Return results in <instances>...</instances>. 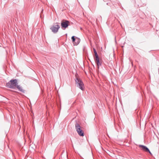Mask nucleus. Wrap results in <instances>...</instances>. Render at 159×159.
<instances>
[{
  "instance_id": "obj_3",
  "label": "nucleus",
  "mask_w": 159,
  "mask_h": 159,
  "mask_svg": "<svg viewBox=\"0 0 159 159\" xmlns=\"http://www.w3.org/2000/svg\"><path fill=\"white\" fill-rule=\"evenodd\" d=\"M75 129L78 134L81 136H84V133L83 131L80 128V125L76 123L75 125Z\"/></svg>"
},
{
  "instance_id": "obj_1",
  "label": "nucleus",
  "mask_w": 159,
  "mask_h": 159,
  "mask_svg": "<svg viewBox=\"0 0 159 159\" xmlns=\"http://www.w3.org/2000/svg\"><path fill=\"white\" fill-rule=\"evenodd\" d=\"M17 84L16 79L12 80L6 84V86L10 88L14 89L16 88Z\"/></svg>"
},
{
  "instance_id": "obj_10",
  "label": "nucleus",
  "mask_w": 159,
  "mask_h": 159,
  "mask_svg": "<svg viewBox=\"0 0 159 159\" xmlns=\"http://www.w3.org/2000/svg\"><path fill=\"white\" fill-rule=\"evenodd\" d=\"M71 39H72V42L74 44L75 43V41H76V39L75 38L74 36H73L71 37Z\"/></svg>"
},
{
  "instance_id": "obj_6",
  "label": "nucleus",
  "mask_w": 159,
  "mask_h": 159,
  "mask_svg": "<svg viewBox=\"0 0 159 159\" xmlns=\"http://www.w3.org/2000/svg\"><path fill=\"white\" fill-rule=\"evenodd\" d=\"M69 22L68 20H65L62 21L61 23V28L62 29L63 28L66 29L69 26Z\"/></svg>"
},
{
  "instance_id": "obj_4",
  "label": "nucleus",
  "mask_w": 159,
  "mask_h": 159,
  "mask_svg": "<svg viewBox=\"0 0 159 159\" xmlns=\"http://www.w3.org/2000/svg\"><path fill=\"white\" fill-rule=\"evenodd\" d=\"M75 81L77 86L82 90H83L84 89V84L82 81L78 78H76Z\"/></svg>"
},
{
  "instance_id": "obj_9",
  "label": "nucleus",
  "mask_w": 159,
  "mask_h": 159,
  "mask_svg": "<svg viewBox=\"0 0 159 159\" xmlns=\"http://www.w3.org/2000/svg\"><path fill=\"white\" fill-rule=\"evenodd\" d=\"M75 41L76 42H75V43H74V44L75 45H77L80 43V39H79V38H77L76 39Z\"/></svg>"
},
{
  "instance_id": "obj_7",
  "label": "nucleus",
  "mask_w": 159,
  "mask_h": 159,
  "mask_svg": "<svg viewBox=\"0 0 159 159\" xmlns=\"http://www.w3.org/2000/svg\"><path fill=\"white\" fill-rule=\"evenodd\" d=\"M139 147L140 148H142L143 150L146 152H148L150 154H152V153L150 151L148 148L146 146L144 145H139Z\"/></svg>"
},
{
  "instance_id": "obj_5",
  "label": "nucleus",
  "mask_w": 159,
  "mask_h": 159,
  "mask_svg": "<svg viewBox=\"0 0 159 159\" xmlns=\"http://www.w3.org/2000/svg\"><path fill=\"white\" fill-rule=\"evenodd\" d=\"M60 26L58 25V23H56V24L53 25L50 28V29L54 33H56L60 28Z\"/></svg>"
},
{
  "instance_id": "obj_8",
  "label": "nucleus",
  "mask_w": 159,
  "mask_h": 159,
  "mask_svg": "<svg viewBox=\"0 0 159 159\" xmlns=\"http://www.w3.org/2000/svg\"><path fill=\"white\" fill-rule=\"evenodd\" d=\"M16 87L18 89L20 92H24V90L22 89L21 87L19 85H18L17 84V86H16Z\"/></svg>"
},
{
  "instance_id": "obj_2",
  "label": "nucleus",
  "mask_w": 159,
  "mask_h": 159,
  "mask_svg": "<svg viewBox=\"0 0 159 159\" xmlns=\"http://www.w3.org/2000/svg\"><path fill=\"white\" fill-rule=\"evenodd\" d=\"M93 52L94 53V59L95 63L97 64L98 68H99V66L101 65V62L99 61V59L97 52L95 48H93Z\"/></svg>"
}]
</instances>
